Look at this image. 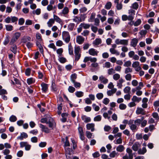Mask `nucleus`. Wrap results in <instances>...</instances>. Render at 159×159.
Returning <instances> with one entry per match:
<instances>
[{
	"mask_svg": "<svg viewBox=\"0 0 159 159\" xmlns=\"http://www.w3.org/2000/svg\"><path fill=\"white\" fill-rule=\"evenodd\" d=\"M86 134L87 137L88 139L91 138L92 136V133L89 131H87L86 132Z\"/></svg>",
	"mask_w": 159,
	"mask_h": 159,
	"instance_id": "obj_61",
	"label": "nucleus"
},
{
	"mask_svg": "<svg viewBox=\"0 0 159 159\" xmlns=\"http://www.w3.org/2000/svg\"><path fill=\"white\" fill-rule=\"evenodd\" d=\"M131 88L129 86L126 87L124 89L123 91L125 93H130Z\"/></svg>",
	"mask_w": 159,
	"mask_h": 159,
	"instance_id": "obj_35",
	"label": "nucleus"
},
{
	"mask_svg": "<svg viewBox=\"0 0 159 159\" xmlns=\"http://www.w3.org/2000/svg\"><path fill=\"white\" fill-rule=\"evenodd\" d=\"M63 44L62 41L60 40H58L56 42V45L57 46L61 47Z\"/></svg>",
	"mask_w": 159,
	"mask_h": 159,
	"instance_id": "obj_59",
	"label": "nucleus"
},
{
	"mask_svg": "<svg viewBox=\"0 0 159 159\" xmlns=\"http://www.w3.org/2000/svg\"><path fill=\"white\" fill-rule=\"evenodd\" d=\"M42 90L44 93H46L48 89V85L44 83L41 84Z\"/></svg>",
	"mask_w": 159,
	"mask_h": 159,
	"instance_id": "obj_22",
	"label": "nucleus"
},
{
	"mask_svg": "<svg viewBox=\"0 0 159 159\" xmlns=\"http://www.w3.org/2000/svg\"><path fill=\"white\" fill-rule=\"evenodd\" d=\"M139 7V4H138L136 2H135L133 3L131 7L132 8H133L135 9H137Z\"/></svg>",
	"mask_w": 159,
	"mask_h": 159,
	"instance_id": "obj_50",
	"label": "nucleus"
},
{
	"mask_svg": "<svg viewBox=\"0 0 159 159\" xmlns=\"http://www.w3.org/2000/svg\"><path fill=\"white\" fill-rule=\"evenodd\" d=\"M63 52V49L62 48L58 49L57 50V52L59 55V56H61Z\"/></svg>",
	"mask_w": 159,
	"mask_h": 159,
	"instance_id": "obj_56",
	"label": "nucleus"
},
{
	"mask_svg": "<svg viewBox=\"0 0 159 159\" xmlns=\"http://www.w3.org/2000/svg\"><path fill=\"white\" fill-rule=\"evenodd\" d=\"M75 60L78 61L81 56V48L80 46H78L75 47Z\"/></svg>",
	"mask_w": 159,
	"mask_h": 159,
	"instance_id": "obj_1",
	"label": "nucleus"
},
{
	"mask_svg": "<svg viewBox=\"0 0 159 159\" xmlns=\"http://www.w3.org/2000/svg\"><path fill=\"white\" fill-rule=\"evenodd\" d=\"M118 154L115 151H112L109 155V157L111 158H114L118 156Z\"/></svg>",
	"mask_w": 159,
	"mask_h": 159,
	"instance_id": "obj_26",
	"label": "nucleus"
},
{
	"mask_svg": "<svg viewBox=\"0 0 159 159\" xmlns=\"http://www.w3.org/2000/svg\"><path fill=\"white\" fill-rule=\"evenodd\" d=\"M75 26V24L72 23H70L68 26V30L70 31H72Z\"/></svg>",
	"mask_w": 159,
	"mask_h": 159,
	"instance_id": "obj_45",
	"label": "nucleus"
},
{
	"mask_svg": "<svg viewBox=\"0 0 159 159\" xmlns=\"http://www.w3.org/2000/svg\"><path fill=\"white\" fill-rule=\"evenodd\" d=\"M75 94V95L78 98L82 97L84 95V93L82 91H77Z\"/></svg>",
	"mask_w": 159,
	"mask_h": 159,
	"instance_id": "obj_37",
	"label": "nucleus"
},
{
	"mask_svg": "<svg viewBox=\"0 0 159 159\" xmlns=\"http://www.w3.org/2000/svg\"><path fill=\"white\" fill-rule=\"evenodd\" d=\"M126 75L125 76L126 80L127 81H130L132 79V75L130 74H126Z\"/></svg>",
	"mask_w": 159,
	"mask_h": 159,
	"instance_id": "obj_38",
	"label": "nucleus"
},
{
	"mask_svg": "<svg viewBox=\"0 0 159 159\" xmlns=\"http://www.w3.org/2000/svg\"><path fill=\"white\" fill-rule=\"evenodd\" d=\"M107 70L108 74L109 75H111L115 72V70L112 68L108 69Z\"/></svg>",
	"mask_w": 159,
	"mask_h": 159,
	"instance_id": "obj_54",
	"label": "nucleus"
},
{
	"mask_svg": "<svg viewBox=\"0 0 159 159\" xmlns=\"http://www.w3.org/2000/svg\"><path fill=\"white\" fill-rule=\"evenodd\" d=\"M53 19L54 21L55 20L57 22L60 23L62 22V20L61 19H60L57 16L54 15L53 16Z\"/></svg>",
	"mask_w": 159,
	"mask_h": 159,
	"instance_id": "obj_31",
	"label": "nucleus"
},
{
	"mask_svg": "<svg viewBox=\"0 0 159 159\" xmlns=\"http://www.w3.org/2000/svg\"><path fill=\"white\" fill-rule=\"evenodd\" d=\"M140 144L138 142H136L133 144L132 148L134 151H138L139 148H140Z\"/></svg>",
	"mask_w": 159,
	"mask_h": 159,
	"instance_id": "obj_11",
	"label": "nucleus"
},
{
	"mask_svg": "<svg viewBox=\"0 0 159 159\" xmlns=\"http://www.w3.org/2000/svg\"><path fill=\"white\" fill-rule=\"evenodd\" d=\"M5 27L6 30L8 31H11L13 30V26L10 25H6Z\"/></svg>",
	"mask_w": 159,
	"mask_h": 159,
	"instance_id": "obj_51",
	"label": "nucleus"
},
{
	"mask_svg": "<svg viewBox=\"0 0 159 159\" xmlns=\"http://www.w3.org/2000/svg\"><path fill=\"white\" fill-rule=\"evenodd\" d=\"M31 38L28 36H24L21 39V41L22 43H26L28 41H30Z\"/></svg>",
	"mask_w": 159,
	"mask_h": 159,
	"instance_id": "obj_21",
	"label": "nucleus"
},
{
	"mask_svg": "<svg viewBox=\"0 0 159 159\" xmlns=\"http://www.w3.org/2000/svg\"><path fill=\"white\" fill-rule=\"evenodd\" d=\"M135 11L133 9H130L129 11V15L128 16V20H132L134 18V16L135 15Z\"/></svg>",
	"mask_w": 159,
	"mask_h": 159,
	"instance_id": "obj_9",
	"label": "nucleus"
},
{
	"mask_svg": "<svg viewBox=\"0 0 159 159\" xmlns=\"http://www.w3.org/2000/svg\"><path fill=\"white\" fill-rule=\"evenodd\" d=\"M122 140L121 138L117 139L116 140L114 141V143L116 144H120L122 143Z\"/></svg>",
	"mask_w": 159,
	"mask_h": 159,
	"instance_id": "obj_46",
	"label": "nucleus"
},
{
	"mask_svg": "<svg viewBox=\"0 0 159 159\" xmlns=\"http://www.w3.org/2000/svg\"><path fill=\"white\" fill-rule=\"evenodd\" d=\"M110 100L107 98H104L102 100V103L106 105H107L110 102Z\"/></svg>",
	"mask_w": 159,
	"mask_h": 159,
	"instance_id": "obj_53",
	"label": "nucleus"
},
{
	"mask_svg": "<svg viewBox=\"0 0 159 159\" xmlns=\"http://www.w3.org/2000/svg\"><path fill=\"white\" fill-rule=\"evenodd\" d=\"M102 43V40L100 38H98L95 39L93 43V45H98L101 44Z\"/></svg>",
	"mask_w": 159,
	"mask_h": 159,
	"instance_id": "obj_24",
	"label": "nucleus"
},
{
	"mask_svg": "<svg viewBox=\"0 0 159 159\" xmlns=\"http://www.w3.org/2000/svg\"><path fill=\"white\" fill-rule=\"evenodd\" d=\"M9 42V38L8 36L6 37L4 41L3 42V44L5 45H7Z\"/></svg>",
	"mask_w": 159,
	"mask_h": 159,
	"instance_id": "obj_52",
	"label": "nucleus"
},
{
	"mask_svg": "<svg viewBox=\"0 0 159 159\" xmlns=\"http://www.w3.org/2000/svg\"><path fill=\"white\" fill-rule=\"evenodd\" d=\"M83 17L81 16V18H79L77 16H75L74 18L73 19V21L77 23H79L80 22L82 21H84V20L85 19H81V18Z\"/></svg>",
	"mask_w": 159,
	"mask_h": 159,
	"instance_id": "obj_20",
	"label": "nucleus"
},
{
	"mask_svg": "<svg viewBox=\"0 0 159 159\" xmlns=\"http://www.w3.org/2000/svg\"><path fill=\"white\" fill-rule=\"evenodd\" d=\"M84 38L80 35L76 37V41L79 44H82L84 43Z\"/></svg>",
	"mask_w": 159,
	"mask_h": 159,
	"instance_id": "obj_13",
	"label": "nucleus"
},
{
	"mask_svg": "<svg viewBox=\"0 0 159 159\" xmlns=\"http://www.w3.org/2000/svg\"><path fill=\"white\" fill-rule=\"evenodd\" d=\"M136 113L137 115L141 114L143 115H144L146 114V112L144 110L140 107L137 108Z\"/></svg>",
	"mask_w": 159,
	"mask_h": 159,
	"instance_id": "obj_14",
	"label": "nucleus"
},
{
	"mask_svg": "<svg viewBox=\"0 0 159 159\" xmlns=\"http://www.w3.org/2000/svg\"><path fill=\"white\" fill-rule=\"evenodd\" d=\"M58 60L61 63H64L66 62V59L63 57H58Z\"/></svg>",
	"mask_w": 159,
	"mask_h": 159,
	"instance_id": "obj_39",
	"label": "nucleus"
},
{
	"mask_svg": "<svg viewBox=\"0 0 159 159\" xmlns=\"http://www.w3.org/2000/svg\"><path fill=\"white\" fill-rule=\"evenodd\" d=\"M48 3V0H43L41 2L42 5L44 6L47 5Z\"/></svg>",
	"mask_w": 159,
	"mask_h": 159,
	"instance_id": "obj_64",
	"label": "nucleus"
},
{
	"mask_svg": "<svg viewBox=\"0 0 159 159\" xmlns=\"http://www.w3.org/2000/svg\"><path fill=\"white\" fill-rule=\"evenodd\" d=\"M78 130L80 139L82 140H84V137L83 128L81 126H79L78 128Z\"/></svg>",
	"mask_w": 159,
	"mask_h": 159,
	"instance_id": "obj_8",
	"label": "nucleus"
},
{
	"mask_svg": "<svg viewBox=\"0 0 159 159\" xmlns=\"http://www.w3.org/2000/svg\"><path fill=\"white\" fill-rule=\"evenodd\" d=\"M11 50L14 53L16 54L17 52V47L16 45H13L11 47Z\"/></svg>",
	"mask_w": 159,
	"mask_h": 159,
	"instance_id": "obj_41",
	"label": "nucleus"
},
{
	"mask_svg": "<svg viewBox=\"0 0 159 159\" xmlns=\"http://www.w3.org/2000/svg\"><path fill=\"white\" fill-rule=\"evenodd\" d=\"M132 72V69L130 67H127L125 69V74H129L128 73H131Z\"/></svg>",
	"mask_w": 159,
	"mask_h": 159,
	"instance_id": "obj_48",
	"label": "nucleus"
},
{
	"mask_svg": "<svg viewBox=\"0 0 159 159\" xmlns=\"http://www.w3.org/2000/svg\"><path fill=\"white\" fill-rule=\"evenodd\" d=\"M132 100L134 102H138L141 100V98H138L135 96H134L132 98Z\"/></svg>",
	"mask_w": 159,
	"mask_h": 159,
	"instance_id": "obj_32",
	"label": "nucleus"
},
{
	"mask_svg": "<svg viewBox=\"0 0 159 159\" xmlns=\"http://www.w3.org/2000/svg\"><path fill=\"white\" fill-rule=\"evenodd\" d=\"M99 80L102 83L105 84L107 83L108 81V79L102 75L99 76Z\"/></svg>",
	"mask_w": 159,
	"mask_h": 159,
	"instance_id": "obj_15",
	"label": "nucleus"
},
{
	"mask_svg": "<svg viewBox=\"0 0 159 159\" xmlns=\"http://www.w3.org/2000/svg\"><path fill=\"white\" fill-rule=\"evenodd\" d=\"M20 33L19 32L16 33L12 38L10 44L11 45L15 43L20 36Z\"/></svg>",
	"mask_w": 159,
	"mask_h": 159,
	"instance_id": "obj_6",
	"label": "nucleus"
},
{
	"mask_svg": "<svg viewBox=\"0 0 159 159\" xmlns=\"http://www.w3.org/2000/svg\"><path fill=\"white\" fill-rule=\"evenodd\" d=\"M138 42V40L137 39L134 38L131 39L130 43V45L134 47L136 46Z\"/></svg>",
	"mask_w": 159,
	"mask_h": 159,
	"instance_id": "obj_16",
	"label": "nucleus"
},
{
	"mask_svg": "<svg viewBox=\"0 0 159 159\" xmlns=\"http://www.w3.org/2000/svg\"><path fill=\"white\" fill-rule=\"evenodd\" d=\"M62 39L67 43H68L70 40V36L69 33L67 31H64L62 33Z\"/></svg>",
	"mask_w": 159,
	"mask_h": 159,
	"instance_id": "obj_3",
	"label": "nucleus"
},
{
	"mask_svg": "<svg viewBox=\"0 0 159 159\" xmlns=\"http://www.w3.org/2000/svg\"><path fill=\"white\" fill-rule=\"evenodd\" d=\"M96 97L98 99L100 100L103 98V95L102 93H99L97 94Z\"/></svg>",
	"mask_w": 159,
	"mask_h": 159,
	"instance_id": "obj_57",
	"label": "nucleus"
},
{
	"mask_svg": "<svg viewBox=\"0 0 159 159\" xmlns=\"http://www.w3.org/2000/svg\"><path fill=\"white\" fill-rule=\"evenodd\" d=\"M125 149L124 146L122 145H120L118 146L116 148V150L117 152H123Z\"/></svg>",
	"mask_w": 159,
	"mask_h": 159,
	"instance_id": "obj_23",
	"label": "nucleus"
},
{
	"mask_svg": "<svg viewBox=\"0 0 159 159\" xmlns=\"http://www.w3.org/2000/svg\"><path fill=\"white\" fill-rule=\"evenodd\" d=\"M140 66V63L138 61H134L132 64V67L134 68Z\"/></svg>",
	"mask_w": 159,
	"mask_h": 159,
	"instance_id": "obj_40",
	"label": "nucleus"
},
{
	"mask_svg": "<svg viewBox=\"0 0 159 159\" xmlns=\"http://www.w3.org/2000/svg\"><path fill=\"white\" fill-rule=\"evenodd\" d=\"M110 51L111 54H115L117 56H118L120 54V52L114 48H110Z\"/></svg>",
	"mask_w": 159,
	"mask_h": 159,
	"instance_id": "obj_25",
	"label": "nucleus"
},
{
	"mask_svg": "<svg viewBox=\"0 0 159 159\" xmlns=\"http://www.w3.org/2000/svg\"><path fill=\"white\" fill-rule=\"evenodd\" d=\"M92 106L95 111H98L100 109L99 107L98 106L96 105V104L94 103L92 104Z\"/></svg>",
	"mask_w": 159,
	"mask_h": 159,
	"instance_id": "obj_62",
	"label": "nucleus"
},
{
	"mask_svg": "<svg viewBox=\"0 0 159 159\" xmlns=\"http://www.w3.org/2000/svg\"><path fill=\"white\" fill-rule=\"evenodd\" d=\"M77 78V75L76 74H72L70 77L71 80L72 82H74L75 81V80Z\"/></svg>",
	"mask_w": 159,
	"mask_h": 159,
	"instance_id": "obj_43",
	"label": "nucleus"
},
{
	"mask_svg": "<svg viewBox=\"0 0 159 159\" xmlns=\"http://www.w3.org/2000/svg\"><path fill=\"white\" fill-rule=\"evenodd\" d=\"M126 152L128 153L125 154L123 157V159H133V154L132 150L129 148H127L126 150Z\"/></svg>",
	"mask_w": 159,
	"mask_h": 159,
	"instance_id": "obj_2",
	"label": "nucleus"
},
{
	"mask_svg": "<svg viewBox=\"0 0 159 159\" xmlns=\"http://www.w3.org/2000/svg\"><path fill=\"white\" fill-rule=\"evenodd\" d=\"M69 92L71 93H73L75 91V89L72 86H69L68 88Z\"/></svg>",
	"mask_w": 159,
	"mask_h": 159,
	"instance_id": "obj_58",
	"label": "nucleus"
},
{
	"mask_svg": "<svg viewBox=\"0 0 159 159\" xmlns=\"http://www.w3.org/2000/svg\"><path fill=\"white\" fill-rule=\"evenodd\" d=\"M88 52L90 55L93 56H97L98 52L97 51L93 48L90 49L89 50Z\"/></svg>",
	"mask_w": 159,
	"mask_h": 159,
	"instance_id": "obj_12",
	"label": "nucleus"
},
{
	"mask_svg": "<svg viewBox=\"0 0 159 159\" xmlns=\"http://www.w3.org/2000/svg\"><path fill=\"white\" fill-rule=\"evenodd\" d=\"M130 128L132 131H134L137 129V126L136 124H132L130 126Z\"/></svg>",
	"mask_w": 159,
	"mask_h": 159,
	"instance_id": "obj_63",
	"label": "nucleus"
},
{
	"mask_svg": "<svg viewBox=\"0 0 159 159\" xmlns=\"http://www.w3.org/2000/svg\"><path fill=\"white\" fill-rule=\"evenodd\" d=\"M131 62L130 61H128L125 62L124 64V66L126 67H129L131 66Z\"/></svg>",
	"mask_w": 159,
	"mask_h": 159,
	"instance_id": "obj_42",
	"label": "nucleus"
},
{
	"mask_svg": "<svg viewBox=\"0 0 159 159\" xmlns=\"http://www.w3.org/2000/svg\"><path fill=\"white\" fill-rule=\"evenodd\" d=\"M54 22L55 21L53 19H50L47 23L48 26L49 27H51L52 26L53 24L54 23Z\"/></svg>",
	"mask_w": 159,
	"mask_h": 159,
	"instance_id": "obj_27",
	"label": "nucleus"
},
{
	"mask_svg": "<svg viewBox=\"0 0 159 159\" xmlns=\"http://www.w3.org/2000/svg\"><path fill=\"white\" fill-rule=\"evenodd\" d=\"M37 41L38 42H41L42 41L41 35L39 33H36V34Z\"/></svg>",
	"mask_w": 159,
	"mask_h": 159,
	"instance_id": "obj_30",
	"label": "nucleus"
},
{
	"mask_svg": "<svg viewBox=\"0 0 159 159\" xmlns=\"http://www.w3.org/2000/svg\"><path fill=\"white\" fill-rule=\"evenodd\" d=\"M111 2H108L105 5V8L107 10H109L111 8Z\"/></svg>",
	"mask_w": 159,
	"mask_h": 159,
	"instance_id": "obj_44",
	"label": "nucleus"
},
{
	"mask_svg": "<svg viewBox=\"0 0 159 159\" xmlns=\"http://www.w3.org/2000/svg\"><path fill=\"white\" fill-rule=\"evenodd\" d=\"M101 120V116L100 115H98L95 116L94 118V121H100Z\"/></svg>",
	"mask_w": 159,
	"mask_h": 159,
	"instance_id": "obj_55",
	"label": "nucleus"
},
{
	"mask_svg": "<svg viewBox=\"0 0 159 159\" xmlns=\"http://www.w3.org/2000/svg\"><path fill=\"white\" fill-rule=\"evenodd\" d=\"M47 124H48L49 127L51 128L52 129L53 128V127L56 125L54 120L53 118L51 117H48L47 118Z\"/></svg>",
	"mask_w": 159,
	"mask_h": 159,
	"instance_id": "obj_5",
	"label": "nucleus"
},
{
	"mask_svg": "<svg viewBox=\"0 0 159 159\" xmlns=\"http://www.w3.org/2000/svg\"><path fill=\"white\" fill-rule=\"evenodd\" d=\"M39 127L42 129V130L43 131L45 132L46 133H48L49 132L50 130L44 125L41 124H39Z\"/></svg>",
	"mask_w": 159,
	"mask_h": 159,
	"instance_id": "obj_17",
	"label": "nucleus"
},
{
	"mask_svg": "<svg viewBox=\"0 0 159 159\" xmlns=\"http://www.w3.org/2000/svg\"><path fill=\"white\" fill-rule=\"evenodd\" d=\"M68 50L69 54L70 55H73V48L70 44L68 45Z\"/></svg>",
	"mask_w": 159,
	"mask_h": 159,
	"instance_id": "obj_33",
	"label": "nucleus"
},
{
	"mask_svg": "<svg viewBox=\"0 0 159 159\" xmlns=\"http://www.w3.org/2000/svg\"><path fill=\"white\" fill-rule=\"evenodd\" d=\"M81 119L84 122L87 123L91 121V118L85 115H82L81 116Z\"/></svg>",
	"mask_w": 159,
	"mask_h": 159,
	"instance_id": "obj_19",
	"label": "nucleus"
},
{
	"mask_svg": "<svg viewBox=\"0 0 159 159\" xmlns=\"http://www.w3.org/2000/svg\"><path fill=\"white\" fill-rule=\"evenodd\" d=\"M141 23V20L140 19H138L134 22V25L137 26L140 25Z\"/></svg>",
	"mask_w": 159,
	"mask_h": 159,
	"instance_id": "obj_60",
	"label": "nucleus"
},
{
	"mask_svg": "<svg viewBox=\"0 0 159 159\" xmlns=\"http://www.w3.org/2000/svg\"><path fill=\"white\" fill-rule=\"evenodd\" d=\"M94 126L95 124L93 123H89L87 124L86 125L87 129L89 130H90L92 132H93L94 130Z\"/></svg>",
	"mask_w": 159,
	"mask_h": 159,
	"instance_id": "obj_10",
	"label": "nucleus"
},
{
	"mask_svg": "<svg viewBox=\"0 0 159 159\" xmlns=\"http://www.w3.org/2000/svg\"><path fill=\"white\" fill-rule=\"evenodd\" d=\"M147 152V150L145 147L143 148L142 149H139L138 151V153L139 154H144Z\"/></svg>",
	"mask_w": 159,
	"mask_h": 159,
	"instance_id": "obj_28",
	"label": "nucleus"
},
{
	"mask_svg": "<svg viewBox=\"0 0 159 159\" xmlns=\"http://www.w3.org/2000/svg\"><path fill=\"white\" fill-rule=\"evenodd\" d=\"M125 81V80L122 79H120L117 82V86L118 89H121L123 85L122 84Z\"/></svg>",
	"mask_w": 159,
	"mask_h": 159,
	"instance_id": "obj_18",
	"label": "nucleus"
},
{
	"mask_svg": "<svg viewBox=\"0 0 159 159\" xmlns=\"http://www.w3.org/2000/svg\"><path fill=\"white\" fill-rule=\"evenodd\" d=\"M69 10L68 8L67 7H65L62 10L61 13L64 15L67 14L69 12Z\"/></svg>",
	"mask_w": 159,
	"mask_h": 159,
	"instance_id": "obj_34",
	"label": "nucleus"
},
{
	"mask_svg": "<svg viewBox=\"0 0 159 159\" xmlns=\"http://www.w3.org/2000/svg\"><path fill=\"white\" fill-rule=\"evenodd\" d=\"M28 143L26 142H21L20 143V146L21 148H25L28 144Z\"/></svg>",
	"mask_w": 159,
	"mask_h": 159,
	"instance_id": "obj_49",
	"label": "nucleus"
},
{
	"mask_svg": "<svg viewBox=\"0 0 159 159\" xmlns=\"http://www.w3.org/2000/svg\"><path fill=\"white\" fill-rule=\"evenodd\" d=\"M80 25L82 28L84 29H88L90 27V25L88 24H86L84 23H82Z\"/></svg>",
	"mask_w": 159,
	"mask_h": 159,
	"instance_id": "obj_29",
	"label": "nucleus"
},
{
	"mask_svg": "<svg viewBox=\"0 0 159 159\" xmlns=\"http://www.w3.org/2000/svg\"><path fill=\"white\" fill-rule=\"evenodd\" d=\"M128 39H116L115 41V43L117 45H122L127 46L128 44Z\"/></svg>",
	"mask_w": 159,
	"mask_h": 159,
	"instance_id": "obj_4",
	"label": "nucleus"
},
{
	"mask_svg": "<svg viewBox=\"0 0 159 159\" xmlns=\"http://www.w3.org/2000/svg\"><path fill=\"white\" fill-rule=\"evenodd\" d=\"M17 120L16 117L13 115H12L9 118V120L12 122H14L16 121Z\"/></svg>",
	"mask_w": 159,
	"mask_h": 159,
	"instance_id": "obj_47",
	"label": "nucleus"
},
{
	"mask_svg": "<svg viewBox=\"0 0 159 159\" xmlns=\"http://www.w3.org/2000/svg\"><path fill=\"white\" fill-rule=\"evenodd\" d=\"M65 155L67 159H72V155L71 153V149L69 148H65Z\"/></svg>",
	"mask_w": 159,
	"mask_h": 159,
	"instance_id": "obj_7",
	"label": "nucleus"
},
{
	"mask_svg": "<svg viewBox=\"0 0 159 159\" xmlns=\"http://www.w3.org/2000/svg\"><path fill=\"white\" fill-rule=\"evenodd\" d=\"M120 78V75L118 73L115 74L113 76V79L116 81L119 80Z\"/></svg>",
	"mask_w": 159,
	"mask_h": 159,
	"instance_id": "obj_36",
	"label": "nucleus"
}]
</instances>
